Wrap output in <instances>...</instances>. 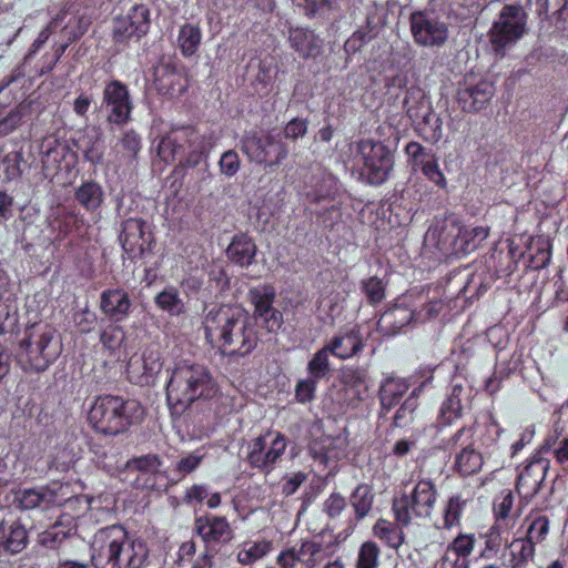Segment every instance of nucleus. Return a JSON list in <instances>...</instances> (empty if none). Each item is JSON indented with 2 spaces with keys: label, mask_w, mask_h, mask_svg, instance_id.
Listing matches in <instances>:
<instances>
[{
  "label": "nucleus",
  "mask_w": 568,
  "mask_h": 568,
  "mask_svg": "<svg viewBox=\"0 0 568 568\" xmlns=\"http://www.w3.org/2000/svg\"><path fill=\"white\" fill-rule=\"evenodd\" d=\"M321 551V545L305 541L298 549L292 548L283 551L277 562L281 568H313L314 556Z\"/></svg>",
  "instance_id": "5701e85b"
},
{
  "label": "nucleus",
  "mask_w": 568,
  "mask_h": 568,
  "mask_svg": "<svg viewBox=\"0 0 568 568\" xmlns=\"http://www.w3.org/2000/svg\"><path fill=\"white\" fill-rule=\"evenodd\" d=\"M140 148V138L134 131L130 130L123 134L119 143L115 145V152L121 162L129 163L136 158Z\"/></svg>",
  "instance_id": "4c0bfd02"
},
{
  "label": "nucleus",
  "mask_w": 568,
  "mask_h": 568,
  "mask_svg": "<svg viewBox=\"0 0 568 568\" xmlns=\"http://www.w3.org/2000/svg\"><path fill=\"white\" fill-rule=\"evenodd\" d=\"M343 383L354 392L357 399L363 400L368 395V376L361 368H347L343 372Z\"/></svg>",
  "instance_id": "f704fd0d"
},
{
  "label": "nucleus",
  "mask_w": 568,
  "mask_h": 568,
  "mask_svg": "<svg viewBox=\"0 0 568 568\" xmlns=\"http://www.w3.org/2000/svg\"><path fill=\"white\" fill-rule=\"evenodd\" d=\"M403 105L406 114L414 123L432 110L430 102L425 92L418 87L407 89Z\"/></svg>",
  "instance_id": "cd10ccee"
},
{
  "label": "nucleus",
  "mask_w": 568,
  "mask_h": 568,
  "mask_svg": "<svg viewBox=\"0 0 568 568\" xmlns=\"http://www.w3.org/2000/svg\"><path fill=\"white\" fill-rule=\"evenodd\" d=\"M216 138L213 134L196 133L189 145L187 156L183 161V165L194 168L199 165L210 150L215 145Z\"/></svg>",
  "instance_id": "c85d7f7f"
},
{
  "label": "nucleus",
  "mask_w": 568,
  "mask_h": 568,
  "mask_svg": "<svg viewBox=\"0 0 568 568\" xmlns=\"http://www.w3.org/2000/svg\"><path fill=\"white\" fill-rule=\"evenodd\" d=\"M241 149L251 161L268 166L280 164L288 153L286 145L270 134H246L241 141Z\"/></svg>",
  "instance_id": "1a4fd4ad"
},
{
  "label": "nucleus",
  "mask_w": 568,
  "mask_h": 568,
  "mask_svg": "<svg viewBox=\"0 0 568 568\" xmlns=\"http://www.w3.org/2000/svg\"><path fill=\"white\" fill-rule=\"evenodd\" d=\"M155 304L171 315H180L184 312V303L174 288H168L159 293L155 297Z\"/></svg>",
  "instance_id": "c03bdc74"
},
{
  "label": "nucleus",
  "mask_w": 568,
  "mask_h": 568,
  "mask_svg": "<svg viewBox=\"0 0 568 568\" xmlns=\"http://www.w3.org/2000/svg\"><path fill=\"white\" fill-rule=\"evenodd\" d=\"M197 132L193 128H181L171 131L166 136H164L158 148L159 155L165 162H172L176 158H181V162L183 161L184 153L181 149L180 142H192L193 138Z\"/></svg>",
  "instance_id": "4be33fe9"
},
{
  "label": "nucleus",
  "mask_w": 568,
  "mask_h": 568,
  "mask_svg": "<svg viewBox=\"0 0 568 568\" xmlns=\"http://www.w3.org/2000/svg\"><path fill=\"white\" fill-rule=\"evenodd\" d=\"M326 347L334 355L341 358H348L361 351L362 341L356 332L351 331L335 336Z\"/></svg>",
  "instance_id": "7c9ffc66"
},
{
  "label": "nucleus",
  "mask_w": 568,
  "mask_h": 568,
  "mask_svg": "<svg viewBox=\"0 0 568 568\" xmlns=\"http://www.w3.org/2000/svg\"><path fill=\"white\" fill-rule=\"evenodd\" d=\"M277 73V67L273 59H263L258 63V71L255 75V82L262 85V89L267 87L274 81Z\"/></svg>",
  "instance_id": "6e6d98bb"
},
{
  "label": "nucleus",
  "mask_w": 568,
  "mask_h": 568,
  "mask_svg": "<svg viewBox=\"0 0 568 568\" xmlns=\"http://www.w3.org/2000/svg\"><path fill=\"white\" fill-rule=\"evenodd\" d=\"M436 488L428 479L419 480L410 495L404 494L393 500V510L398 525L408 526L412 514L419 518L429 517L436 501Z\"/></svg>",
  "instance_id": "6e6552de"
},
{
  "label": "nucleus",
  "mask_w": 568,
  "mask_h": 568,
  "mask_svg": "<svg viewBox=\"0 0 568 568\" xmlns=\"http://www.w3.org/2000/svg\"><path fill=\"white\" fill-rule=\"evenodd\" d=\"M217 388L206 367L200 364H179L166 386V398L173 414L181 415L196 400L216 395Z\"/></svg>",
  "instance_id": "7ed1b4c3"
},
{
  "label": "nucleus",
  "mask_w": 568,
  "mask_h": 568,
  "mask_svg": "<svg viewBox=\"0 0 568 568\" xmlns=\"http://www.w3.org/2000/svg\"><path fill=\"white\" fill-rule=\"evenodd\" d=\"M63 526H64L63 521L59 520L54 525H52L49 529L43 531L40 535V539H39L40 544L45 547H50V548L57 547L60 542H62L65 538H68L72 532V527H69L68 529H63Z\"/></svg>",
  "instance_id": "de8ad7c7"
},
{
  "label": "nucleus",
  "mask_w": 568,
  "mask_h": 568,
  "mask_svg": "<svg viewBox=\"0 0 568 568\" xmlns=\"http://www.w3.org/2000/svg\"><path fill=\"white\" fill-rule=\"evenodd\" d=\"M528 16L520 4H506L488 32L491 50L504 57L527 33Z\"/></svg>",
  "instance_id": "423d86ee"
},
{
  "label": "nucleus",
  "mask_w": 568,
  "mask_h": 568,
  "mask_svg": "<svg viewBox=\"0 0 568 568\" xmlns=\"http://www.w3.org/2000/svg\"><path fill=\"white\" fill-rule=\"evenodd\" d=\"M343 302L344 297L341 293H329L328 295L324 296L320 301V310L329 316L331 318H334L338 316L343 310Z\"/></svg>",
  "instance_id": "4d7b16f0"
},
{
  "label": "nucleus",
  "mask_w": 568,
  "mask_h": 568,
  "mask_svg": "<svg viewBox=\"0 0 568 568\" xmlns=\"http://www.w3.org/2000/svg\"><path fill=\"white\" fill-rule=\"evenodd\" d=\"M21 347L30 367L38 372L44 371L61 349L55 329L47 323L27 326Z\"/></svg>",
  "instance_id": "0eeeda50"
},
{
  "label": "nucleus",
  "mask_w": 568,
  "mask_h": 568,
  "mask_svg": "<svg viewBox=\"0 0 568 568\" xmlns=\"http://www.w3.org/2000/svg\"><path fill=\"white\" fill-rule=\"evenodd\" d=\"M206 341L229 356L250 354L257 344V335L248 314L235 305H213L203 317Z\"/></svg>",
  "instance_id": "f257e3e1"
},
{
  "label": "nucleus",
  "mask_w": 568,
  "mask_h": 568,
  "mask_svg": "<svg viewBox=\"0 0 568 568\" xmlns=\"http://www.w3.org/2000/svg\"><path fill=\"white\" fill-rule=\"evenodd\" d=\"M203 459V455L191 453L182 457L172 470L173 480L178 481L194 471Z\"/></svg>",
  "instance_id": "603ef678"
},
{
  "label": "nucleus",
  "mask_w": 568,
  "mask_h": 568,
  "mask_svg": "<svg viewBox=\"0 0 568 568\" xmlns=\"http://www.w3.org/2000/svg\"><path fill=\"white\" fill-rule=\"evenodd\" d=\"M483 456L470 446H466L456 456L455 467L463 476L477 473L483 466Z\"/></svg>",
  "instance_id": "473e14b6"
},
{
  "label": "nucleus",
  "mask_w": 568,
  "mask_h": 568,
  "mask_svg": "<svg viewBox=\"0 0 568 568\" xmlns=\"http://www.w3.org/2000/svg\"><path fill=\"white\" fill-rule=\"evenodd\" d=\"M195 528L209 546L226 544L233 538V531L223 517H201L196 519Z\"/></svg>",
  "instance_id": "6ab92c4d"
},
{
  "label": "nucleus",
  "mask_w": 568,
  "mask_h": 568,
  "mask_svg": "<svg viewBox=\"0 0 568 568\" xmlns=\"http://www.w3.org/2000/svg\"><path fill=\"white\" fill-rule=\"evenodd\" d=\"M178 42L183 55H193L201 42L200 29L192 24L183 26L180 30Z\"/></svg>",
  "instance_id": "a19ab883"
},
{
  "label": "nucleus",
  "mask_w": 568,
  "mask_h": 568,
  "mask_svg": "<svg viewBox=\"0 0 568 568\" xmlns=\"http://www.w3.org/2000/svg\"><path fill=\"white\" fill-rule=\"evenodd\" d=\"M150 27V11L139 4L123 17H116L113 21V39L118 43H125L133 37L140 38L144 36Z\"/></svg>",
  "instance_id": "ddd939ff"
},
{
  "label": "nucleus",
  "mask_w": 568,
  "mask_h": 568,
  "mask_svg": "<svg viewBox=\"0 0 568 568\" xmlns=\"http://www.w3.org/2000/svg\"><path fill=\"white\" fill-rule=\"evenodd\" d=\"M378 552V548L374 542L367 541L363 544L359 550L357 567L376 568Z\"/></svg>",
  "instance_id": "bf43d9fd"
},
{
  "label": "nucleus",
  "mask_w": 568,
  "mask_h": 568,
  "mask_svg": "<svg viewBox=\"0 0 568 568\" xmlns=\"http://www.w3.org/2000/svg\"><path fill=\"white\" fill-rule=\"evenodd\" d=\"M358 152L367 170V179L372 184L386 181L393 168L392 152L382 143L362 140L357 144Z\"/></svg>",
  "instance_id": "9d476101"
},
{
  "label": "nucleus",
  "mask_w": 568,
  "mask_h": 568,
  "mask_svg": "<svg viewBox=\"0 0 568 568\" xmlns=\"http://www.w3.org/2000/svg\"><path fill=\"white\" fill-rule=\"evenodd\" d=\"M120 241L131 258H140L151 251L154 241L150 225L141 219H128L122 224Z\"/></svg>",
  "instance_id": "f8f14e48"
},
{
  "label": "nucleus",
  "mask_w": 568,
  "mask_h": 568,
  "mask_svg": "<svg viewBox=\"0 0 568 568\" xmlns=\"http://www.w3.org/2000/svg\"><path fill=\"white\" fill-rule=\"evenodd\" d=\"M240 158L235 151H226L220 160V168L223 174L233 176L240 170Z\"/></svg>",
  "instance_id": "338daca9"
},
{
  "label": "nucleus",
  "mask_w": 568,
  "mask_h": 568,
  "mask_svg": "<svg viewBox=\"0 0 568 568\" xmlns=\"http://www.w3.org/2000/svg\"><path fill=\"white\" fill-rule=\"evenodd\" d=\"M142 416L143 408L138 402L111 395L97 398L89 412L90 423L104 435L121 434Z\"/></svg>",
  "instance_id": "39448f33"
},
{
  "label": "nucleus",
  "mask_w": 568,
  "mask_h": 568,
  "mask_svg": "<svg viewBox=\"0 0 568 568\" xmlns=\"http://www.w3.org/2000/svg\"><path fill=\"white\" fill-rule=\"evenodd\" d=\"M272 544L266 540L245 541L237 552V560L242 565H251L271 551Z\"/></svg>",
  "instance_id": "e433bc0d"
},
{
  "label": "nucleus",
  "mask_w": 568,
  "mask_h": 568,
  "mask_svg": "<svg viewBox=\"0 0 568 568\" xmlns=\"http://www.w3.org/2000/svg\"><path fill=\"white\" fill-rule=\"evenodd\" d=\"M125 339L124 331L119 325L106 326L100 335V341L110 351H115L121 347Z\"/></svg>",
  "instance_id": "864d4df0"
},
{
  "label": "nucleus",
  "mask_w": 568,
  "mask_h": 568,
  "mask_svg": "<svg viewBox=\"0 0 568 568\" xmlns=\"http://www.w3.org/2000/svg\"><path fill=\"white\" fill-rule=\"evenodd\" d=\"M270 436L271 433H266L253 439L247 455L250 465L265 473L272 470L286 448L284 436L276 434L273 439L268 440Z\"/></svg>",
  "instance_id": "9b49d317"
},
{
  "label": "nucleus",
  "mask_w": 568,
  "mask_h": 568,
  "mask_svg": "<svg viewBox=\"0 0 568 568\" xmlns=\"http://www.w3.org/2000/svg\"><path fill=\"white\" fill-rule=\"evenodd\" d=\"M102 105L108 110V121L115 124H124L130 119L132 104L129 92L122 83L110 82L103 92Z\"/></svg>",
  "instance_id": "2eb2a0df"
},
{
  "label": "nucleus",
  "mask_w": 568,
  "mask_h": 568,
  "mask_svg": "<svg viewBox=\"0 0 568 568\" xmlns=\"http://www.w3.org/2000/svg\"><path fill=\"white\" fill-rule=\"evenodd\" d=\"M154 84L161 94L178 97L186 90L187 79L175 64L162 62L154 69Z\"/></svg>",
  "instance_id": "a211bd4d"
},
{
  "label": "nucleus",
  "mask_w": 568,
  "mask_h": 568,
  "mask_svg": "<svg viewBox=\"0 0 568 568\" xmlns=\"http://www.w3.org/2000/svg\"><path fill=\"white\" fill-rule=\"evenodd\" d=\"M408 325H416L414 311L404 305H395L388 308L377 323L379 332L385 335H395Z\"/></svg>",
  "instance_id": "b1692460"
},
{
  "label": "nucleus",
  "mask_w": 568,
  "mask_h": 568,
  "mask_svg": "<svg viewBox=\"0 0 568 568\" xmlns=\"http://www.w3.org/2000/svg\"><path fill=\"white\" fill-rule=\"evenodd\" d=\"M349 499L355 510L356 518L363 519L372 509L374 495L368 485L362 484L355 488Z\"/></svg>",
  "instance_id": "58836bf2"
},
{
  "label": "nucleus",
  "mask_w": 568,
  "mask_h": 568,
  "mask_svg": "<svg viewBox=\"0 0 568 568\" xmlns=\"http://www.w3.org/2000/svg\"><path fill=\"white\" fill-rule=\"evenodd\" d=\"M100 306L105 315L120 321L128 315L131 302L128 293L114 288L102 293Z\"/></svg>",
  "instance_id": "393cba45"
},
{
  "label": "nucleus",
  "mask_w": 568,
  "mask_h": 568,
  "mask_svg": "<svg viewBox=\"0 0 568 568\" xmlns=\"http://www.w3.org/2000/svg\"><path fill=\"white\" fill-rule=\"evenodd\" d=\"M90 24L91 18L88 14H74L62 29L63 36L69 41L64 47L80 39L88 31Z\"/></svg>",
  "instance_id": "37998d69"
},
{
  "label": "nucleus",
  "mask_w": 568,
  "mask_h": 568,
  "mask_svg": "<svg viewBox=\"0 0 568 568\" xmlns=\"http://www.w3.org/2000/svg\"><path fill=\"white\" fill-rule=\"evenodd\" d=\"M464 501L459 497H452L444 510V527L450 528L459 523Z\"/></svg>",
  "instance_id": "13d9d810"
},
{
  "label": "nucleus",
  "mask_w": 568,
  "mask_h": 568,
  "mask_svg": "<svg viewBox=\"0 0 568 568\" xmlns=\"http://www.w3.org/2000/svg\"><path fill=\"white\" fill-rule=\"evenodd\" d=\"M18 323V307L10 294L0 293V334L12 332Z\"/></svg>",
  "instance_id": "72a5a7b5"
},
{
  "label": "nucleus",
  "mask_w": 568,
  "mask_h": 568,
  "mask_svg": "<svg viewBox=\"0 0 568 568\" xmlns=\"http://www.w3.org/2000/svg\"><path fill=\"white\" fill-rule=\"evenodd\" d=\"M62 489L51 487L20 489L14 494L13 503L18 508L30 510L34 508L48 509L53 506H59L64 501V498L59 494Z\"/></svg>",
  "instance_id": "dca6fc26"
},
{
  "label": "nucleus",
  "mask_w": 568,
  "mask_h": 568,
  "mask_svg": "<svg viewBox=\"0 0 568 568\" xmlns=\"http://www.w3.org/2000/svg\"><path fill=\"white\" fill-rule=\"evenodd\" d=\"M510 565L518 568L531 561L535 555V544L527 538L515 539L510 546Z\"/></svg>",
  "instance_id": "ea45409f"
},
{
  "label": "nucleus",
  "mask_w": 568,
  "mask_h": 568,
  "mask_svg": "<svg viewBox=\"0 0 568 568\" xmlns=\"http://www.w3.org/2000/svg\"><path fill=\"white\" fill-rule=\"evenodd\" d=\"M408 385L394 377L387 378L379 388V400L384 409L389 410L407 392Z\"/></svg>",
  "instance_id": "2f4dec72"
},
{
  "label": "nucleus",
  "mask_w": 568,
  "mask_h": 568,
  "mask_svg": "<svg viewBox=\"0 0 568 568\" xmlns=\"http://www.w3.org/2000/svg\"><path fill=\"white\" fill-rule=\"evenodd\" d=\"M415 124L419 134L426 141L435 143L443 136L442 120L433 110L428 111V114L422 116Z\"/></svg>",
  "instance_id": "c9c22d12"
},
{
  "label": "nucleus",
  "mask_w": 568,
  "mask_h": 568,
  "mask_svg": "<svg viewBox=\"0 0 568 568\" xmlns=\"http://www.w3.org/2000/svg\"><path fill=\"white\" fill-rule=\"evenodd\" d=\"M346 507L345 498L338 493H332L324 501V511L329 518H335Z\"/></svg>",
  "instance_id": "69168bd1"
},
{
  "label": "nucleus",
  "mask_w": 568,
  "mask_h": 568,
  "mask_svg": "<svg viewBox=\"0 0 568 568\" xmlns=\"http://www.w3.org/2000/svg\"><path fill=\"white\" fill-rule=\"evenodd\" d=\"M486 226L466 227L453 215L436 220L425 234L426 245L445 256L474 252L488 236Z\"/></svg>",
  "instance_id": "20e7f679"
},
{
  "label": "nucleus",
  "mask_w": 568,
  "mask_h": 568,
  "mask_svg": "<svg viewBox=\"0 0 568 568\" xmlns=\"http://www.w3.org/2000/svg\"><path fill=\"white\" fill-rule=\"evenodd\" d=\"M328 347L325 346L316 352L313 358L310 361L307 368L312 378L317 381L323 378L328 373Z\"/></svg>",
  "instance_id": "3c124183"
},
{
  "label": "nucleus",
  "mask_w": 568,
  "mask_h": 568,
  "mask_svg": "<svg viewBox=\"0 0 568 568\" xmlns=\"http://www.w3.org/2000/svg\"><path fill=\"white\" fill-rule=\"evenodd\" d=\"M74 197L87 211L94 212L101 206L104 193L100 184L87 181L75 190Z\"/></svg>",
  "instance_id": "c756f323"
},
{
  "label": "nucleus",
  "mask_w": 568,
  "mask_h": 568,
  "mask_svg": "<svg viewBox=\"0 0 568 568\" xmlns=\"http://www.w3.org/2000/svg\"><path fill=\"white\" fill-rule=\"evenodd\" d=\"M91 560L95 568H142L149 549L140 539H132L120 525L98 530L91 544Z\"/></svg>",
  "instance_id": "f03ea898"
},
{
  "label": "nucleus",
  "mask_w": 568,
  "mask_h": 568,
  "mask_svg": "<svg viewBox=\"0 0 568 568\" xmlns=\"http://www.w3.org/2000/svg\"><path fill=\"white\" fill-rule=\"evenodd\" d=\"M274 295L275 292L270 286L256 287L250 291V298L255 306L254 314L256 317L273 307Z\"/></svg>",
  "instance_id": "49530a36"
},
{
  "label": "nucleus",
  "mask_w": 568,
  "mask_h": 568,
  "mask_svg": "<svg viewBox=\"0 0 568 568\" xmlns=\"http://www.w3.org/2000/svg\"><path fill=\"white\" fill-rule=\"evenodd\" d=\"M362 291L368 303L375 305L381 303L385 297L386 284L377 276H372L361 283Z\"/></svg>",
  "instance_id": "8fccbe9b"
},
{
  "label": "nucleus",
  "mask_w": 568,
  "mask_h": 568,
  "mask_svg": "<svg viewBox=\"0 0 568 568\" xmlns=\"http://www.w3.org/2000/svg\"><path fill=\"white\" fill-rule=\"evenodd\" d=\"M209 276L210 282L214 283L216 290L222 292L230 287V278L222 264L213 263L210 267Z\"/></svg>",
  "instance_id": "0e129e2a"
},
{
  "label": "nucleus",
  "mask_w": 568,
  "mask_h": 568,
  "mask_svg": "<svg viewBox=\"0 0 568 568\" xmlns=\"http://www.w3.org/2000/svg\"><path fill=\"white\" fill-rule=\"evenodd\" d=\"M227 257L235 264L248 266L256 254V246L253 241L244 234L233 239L226 250Z\"/></svg>",
  "instance_id": "bb28decb"
},
{
  "label": "nucleus",
  "mask_w": 568,
  "mask_h": 568,
  "mask_svg": "<svg viewBox=\"0 0 568 568\" xmlns=\"http://www.w3.org/2000/svg\"><path fill=\"white\" fill-rule=\"evenodd\" d=\"M462 408L460 398H456V396H448L440 408V418L444 424H450L455 418L459 417Z\"/></svg>",
  "instance_id": "052dcab7"
},
{
  "label": "nucleus",
  "mask_w": 568,
  "mask_h": 568,
  "mask_svg": "<svg viewBox=\"0 0 568 568\" xmlns=\"http://www.w3.org/2000/svg\"><path fill=\"white\" fill-rule=\"evenodd\" d=\"M494 94L493 83L488 80H480L458 89L457 102L463 111L475 113L486 108Z\"/></svg>",
  "instance_id": "f3484780"
},
{
  "label": "nucleus",
  "mask_w": 568,
  "mask_h": 568,
  "mask_svg": "<svg viewBox=\"0 0 568 568\" xmlns=\"http://www.w3.org/2000/svg\"><path fill=\"white\" fill-rule=\"evenodd\" d=\"M548 519L545 516L536 517L528 527L526 538L536 544L544 540L548 532Z\"/></svg>",
  "instance_id": "e2e57ef3"
},
{
  "label": "nucleus",
  "mask_w": 568,
  "mask_h": 568,
  "mask_svg": "<svg viewBox=\"0 0 568 568\" xmlns=\"http://www.w3.org/2000/svg\"><path fill=\"white\" fill-rule=\"evenodd\" d=\"M28 544V532L18 519L0 523V546L10 554L21 552Z\"/></svg>",
  "instance_id": "aec40b11"
},
{
  "label": "nucleus",
  "mask_w": 568,
  "mask_h": 568,
  "mask_svg": "<svg viewBox=\"0 0 568 568\" xmlns=\"http://www.w3.org/2000/svg\"><path fill=\"white\" fill-rule=\"evenodd\" d=\"M290 43L302 58H314L321 53L322 41L313 31L294 28L290 30Z\"/></svg>",
  "instance_id": "a878e982"
},
{
  "label": "nucleus",
  "mask_w": 568,
  "mask_h": 568,
  "mask_svg": "<svg viewBox=\"0 0 568 568\" xmlns=\"http://www.w3.org/2000/svg\"><path fill=\"white\" fill-rule=\"evenodd\" d=\"M81 149L88 161L93 164L101 163L103 159L101 133L95 132L93 135H87L81 142Z\"/></svg>",
  "instance_id": "09e8293b"
},
{
  "label": "nucleus",
  "mask_w": 568,
  "mask_h": 568,
  "mask_svg": "<svg viewBox=\"0 0 568 568\" xmlns=\"http://www.w3.org/2000/svg\"><path fill=\"white\" fill-rule=\"evenodd\" d=\"M22 156L19 152H12L4 156L3 163L6 164V178L7 180H14L21 175L20 162Z\"/></svg>",
  "instance_id": "774afa93"
},
{
  "label": "nucleus",
  "mask_w": 568,
  "mask_h": 568,
  "mask_svg": "<svg viewBox=\"0 0 568 568\" xmlns=\"http://www.w3.org/2000/svg\"><path fill=\"white\" fill-rule=\"evenodd\" d=\"M374 532L393 548H398L404 541L403 531L395 524L385 519H379L375 524Z\"/></svg>",
  "instance_id": "79ce46f5"
},
{
  "label": "nucleus",
  "mask_w": 568,
  "mask_h": 568,
  "mask_svg": "<svg viewBox=\"0 0 568 568\" xmlns=\"http://www.w3.org/2000/svg\"><path fill=\"white\" fill-rule=\"evenodd\" d=\"M548 465L545 460L538 459L528 464L520 473L517 480V490L527 497L535 496L545 479Z\"/></svg>",
  "instance_id": "412c9836"
},
{
  "label": "nucleus",
  "mask_w": 568,
  "mask_h": 568,
  "mask_svg": "<svg viewBox=\"0 0 568 568\" xmlns=\"http://www.w3.org/2000/svg\"><path fill=\"white\" fill-rule=\"evenodd\" d=\"M28 105H18L9 114L0 120V135H7L16 130L22 122V118L28 113Z\"/></svg>",
  "instance_id": "5fc2aeb1"
},
{
  "label": "nucleus",
  "mask_w": 568,
  "mask_h": 568,
  "mask_svg": "<svg viewBox=\"0 0 568 568\" xmlns=\"http://www.w3.org/2000/svg\"><path fill=\"white\" fill-rule=\"evenodd\" d=\"M410 29L415 41L422 45H442L448 37L446 24L426 12L412 13Z\"/></svg>",
  "instance_id": "4468645a"
},
{
  "label": "nucleus",
  "mask_w": 568,
  "mask_h": 568,
  "mask_svg": "<svg viewBox=\"0 0 568 568\" xmlns=\"http://www.w3.org/2000/svg\"><path fill=\"white\" fill-rule=\"evenodd\" d=\"M444 308L443 301H432L424 305L419 311H414L415 324H423L439 315Z\"/></svg>",
  "instance_id": "680f3d73"
},
{
  "label": "nucleus",
  "mask_w": 568,
  "mask_h": 568,
  "mask_svg": "<svg viewBox=\"0 0 568 568\" xmlns=\"http://www.w3.org/2000/svg\"><path fill=\"white\" fill-rule=\"evenodd\" d=\"M161 460L158 455L149 454L140 457H134L126 462V471H139L142 475L156 474L161 466Z\"/></svg>",
  "instance_id": "a18cd8bd"
}]
</instances>
